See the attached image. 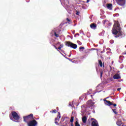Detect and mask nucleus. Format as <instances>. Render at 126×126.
<instances>
[{"mask_svg": "<svg viewBox=\"0 0 126 126\" xmlns=\"http://www.w3.org/2000/svg\"><path fill=\"white\" fill-rule=\"evenodd\" d=\"M112 33L113 35H115V38H123L124 37V33L122 31V28L119 22H117L113 25L112 30Z\"/></svg>", "mask_w": 126, "mask_h": 126, "instance_id": "1", "label": "nucleus"}, {"mask_svg": "<svg viewBox=\"0 0 126 126\" xmlns=\"http://www.w3.org/2000/svg\"><path fill=\"white\" fill-rule=\"evenodd\" d=\"M24 119V122L25 123H27L28 124L30 121H32V120H34V116L33 115V114H31L27 116H24L23 117Z\"/></svg>", "mask_w": 126, "mask_h": 126, "instance_id": "2", "label": "nucleus"}, {"mask_svg": "<svg viewBox=\"0 0 126 126\" xmlns=\"http://www.w3.org/2000/svg\"><path fill=\"white\" fill-rule=\"evenodd\" d=\"M61 30L57 29L52 31L51 34H54V36H56V38H59V37H60V34H61Z\"/></svg>", "mask_w": 126, "mask_h": 126, "instance_id": "3", "label": "nucleus"}, {"mask_svg": "<svg viewBox=\"0 0 126 126\" xmlns=\"http://www.w3.org/2000/svg\"><path fill=\"white\" fill-rule=\"evenodd\" d=\"M11 114L13 119H14V120H15V121H18V120L20 119V117H19V115H18V114H17L16 112L12 111L11 112Z\"/></svg>", "mask_w": 126, "mask_h": 126, "instance_id": "4", "label": "nucleus"}, {"mask_svg": "<svg viewBox=\"0 0 126 126\" xmlns=\"http://www.w3.org/2000/svg\"><path fill=\"white\" fill-rule=\"evenodd\" d=\"M27 124L28 126H36L38 125V122L33 118L32 120L30 121Z\"/></svg>", "mask_w": 126, "mask_h": 126, "instance_id": "5", "label": "nucleus"}, {"mask_svg": "<svg viewBox=\"0 0 126 126\" xmlns=\"http://www.w3.org/2000/svg\"><path fill=\"white\" fill-rule=\"evenodd\" d=\"M91 120H94L92 122V126H99V124H98V122L97 121V120H96L94 118H92Z\"/></svg>", "mask_w": 126, "mask_h": 126, "instance_id": "6", "label": "nucleus"}, {"mask_svg": "<svg viewBox=\"0 0 126 126\" xmlns=\"http://www.w3.org/2000/svg\"><path fill=\"white\" fill-rule=\"evenodd\" d=\"M119 2V5L123 6L126 4V0H117Z\"/></svg>", "mask_w": 126, "mask_h": 126, "instance_id": "7", "label": "nucleus"}, {"mask_svg": "<svg viewBox=\"0 0 126 126\" xmlns=\"http://www.w3.org/2000/svg\"><path fill=\"white\" fill-rule=\"evenodd\" d=\"M116 124L118 126H126V125H124V123L122 122V120H118V121L116 122Z\"/></svg>", "mask_w": 126, "mask_h": 126, "instance_id": "8", "label": "nucleus"}, {"mask_svg": "<svg viewBox=\"0 0 126 126\" xmlns=\"http://www.w3.org/2000/svg\"><path fill=\"white\" fill-rule=\"evenodd\" d=\"M105 104V105H107V106H112L113 105V102H110L109 100H107L106 99L104 100Z\"/></svg>", "mask_w": 126, "mask_h": 126, "instance_id": "9", "label": "nucleus"}, {"mask_svg": "<svg viewBox=\"0 0 126 126\" xmlns=\"http://www.w3.org/2000/svg\"><path fill=\"white\" fill-rule=\"evenodd\" d=\"M87 104H88L89 106H93V105H94V102H93V101H92V100L90 99L87 101Z\"/></svg>", "mask_w": 126, "mask_h": 126, "instance_id": "10", "label": "nucleus"}, {"mask_svg": "<svg viewBox=\"0 0 126 126\" xmlns=\"http://www.w3.org/2000/svg\"><path fill=\"white\" fill-rule=\"evenodd\" d=\"M106 7L108 9H110V10H112V8H113V4L111 3H107L106 4Z\"/></svg>", "mask_w": 126, "mask_h": 126, "instance_id": "11", "label": "nucleus"}, {"mask_svg": "<svg viewBox=\"0 0 126 126\" xmlns=\"http://www.w3.org/2000/svg\"><path fill=\"white\" fill-rule=\"evenodd\" d=\"M114 79H121V75L119 74H116L113 76Z\"/></svg>", "mask_w": 126, "mask_h": 126, "instance_id": "12", "label": "nucleus"}, {"mask_svg": "<svg viewBox=\"0 0 126 126\" xmlns=\"http://www.w3.org/2000/svg\"><path fill=\"white\" fill-rule=\"evenodd\" d=\"M90 27L92 29H96L97 28V25L95 23H93L90 25Z\"/></svg>", "mask_w": 126, "mask_h": 126, "instance_id": "13", "label": "nucleus"}, {"mask_svg": "<svg viewBox=\"0 0 126 126\" xmlns=\"http://www.w3.org/2000/svg\"><path fill=\"white\" fill-rule=\"evenodd\" d=\"M82 121L83 124H86V122H87V117H86V116H83L82 118Z\"/></svg>", "mask_w": 126, "mask_h": 126, "instance_id": "14", "label": "nucleus"}, {"mask_svg": "<svg viewBox=\"0 0 126 126\" xmlns=\"http://www.w3.org/2000/svg\"><path fill=\"white\" fill-rule=\"evenodd\" d=\"M98 63L100 67H102V66L104 67V66H105V65H104V63L103 64V63H102V61L101 60H98Z\"/></svg>", "mask_w": 126, "mask_h": 126, "instance_id": "15", "label": "nucleus"}, {"mask_svg": "<svg viewBox=\"0 0 126 126\" xmlns=\"http://www.w3.org/2000/svg\"><path fill=\"white\" fill-rule=\"evenodd\" d=\"M70 48H72L73 49H76V48H77V45L72 43L70 45Z\"/></svg>", "mask_w": 126, "mask_h": 126, "instance_id": "16", "label": "nucleus"}, {"mask_svg": "<svg viewBox=\"0 0 126 126\" xmlns=\"http://www.w3.org/2000/svg\"><path fill=\"white\" fill-rule=\"evenodd\" d=\"M72 43L69 42V41H68L66 43V45L67 46V47H70V46H71V44Z\"/></svg>", "mask_w": 126, "mask_h": 126, "instance_id": "17", "label": "nucleus"}, {"mask_svg": "<svg viewBox=\"0 0 126 126\" xmlns=\"http://www.w3.org/2000/svg\"><path fill=\"white\" fill-rule=\"evenodd\" d=\"M50 112L51 114H56V113H57V110L54 109V110H51L50 111Z\"/></svg>", "mask_w": 126, "mask_h": 126, "instance_id": "18", "label": "nucleus"}, {"mask_svg": "<svg viewBox=\"0 0 126 126\" xmlns=\"http://www.w3.org/2000/svg\"><path fill=\"white\" fill-rule=\"evenodd\" d=\"M112 111L115 115H118V112H117V109H112Z\"/></svg>", "mask_w": 126, "mask_h": 126, "instance_id": "19", "label": "nucleus"}, {"mask_svg": "<svg viewBox=\"0 0 126 126\" xmlns=\"http://www.w3.org/2000/svg\"><path fill=\"white\" fill-rule=\"evenodd\" d=\"M75 126H80V124L78 123V121H76L75 123Z\"/></svg>", "mask_w": 126, "mask_h": 126, "instance_id": "20", "label": "nucleus"}, {"mask_svg": "<svg viewBox=\"0 0 126 126\" xmlns=\"http://www.w3.org/2000/svg\"><path fill=\"white\" fill-rule=\"evenodd\" d=\"M73 121H74V117L73 116H72L71 117V119L70 120V123H73Z\"/></svg>", "mask_w": 126, "mask_h": 126, "instance_id": "21", "label": "nucleus"}, {"mask_svg": "<svg viewBox=\"0 0 126 126\" xmlns=\"http://www.w3.org/2000/svg\"><path fill=\"white\" fill-rule=\"evenodd\" d=\"M63 45L61 44V45H60V46L58 47V49H59V50H61V49H62V48H63Z\"/></svg>", "mask_w": 126, "mask_h": 126, "instance_id": "22", "label": "nucleus"}, {"mask_svg": "<svg viewBox=\"0 0 126 126\" xmlns=\"http://www.w3.org/2000/svg\"><path fill=\"white\" fill-rule=\"evenodd\" d=\"M57 118H58L59 119H61V113L58 112V115L57 116Z\"/></svg>", "mask_w": 126, "mask_h": 126, "instance_id": "23", "label": "nucleus"}, {"mask_svg": "<svg viewBox=\"0 0 126 126\" xmlns=\"http://www.w3.org/2000/svg\"><path fill=\"white\" fill-rule=\"evenodd\" d=\"M67 126V122H65V123H64L63 124V126Z\"/></svg>", "mask_w": 126, "mask_h": 126, "instance_id": "24", "label": "nucleus"}, {"mask_svg": "<svg viewBox=\"0 0 126 126\" xmlns=\"http://www.w3.org/2000/svg\"><path fill=\"white\" fill-rule=\"evenodd\" d=\"M103 71L100 72V78H102L103 77Z\"/></svg>", "mask_w": 126, "mask_h": 126, "instance_id": "25", "label": "nucleus"}, {"mask_svg": "<svg viewBox=\"0 0 126 126\" xmlns=\"http://www.w3.org/2000/svg\"><path fill=\"white\" fill-rule=\"evenodd\" d=\"M112 106H113V107H117V104L116 103L114 104L112 103Z\"/></svg>", "mask_w": 126, "mask_h": 126, "instance_id": "26", "label": "nucleus"}, {"mask_svg": "<svg viewBox=\"0 0 126 126\" xmlns=\"http://www.w3.org/2000/svg\"><path fill=\"white\" fill-rule=\"evenodd\" d=\"M96 94V93H94L93 94V95H91V97H92V99H93V96Z\"/></svg>", "mask_w": 126, "mask_h": 126, "instance_id": "27", "label": "nucleus"}, {"mask_svg": "<svg viewBox=\"0 0 126 126\" xmlns=\"http://www.w3.org/2000/svg\"><path fill=\"white\" fill-rule=\"evenodd\" d=\"M79 50H84V47H80L79 48Z\"/></svg>", "mask_w": 126, "mask_h": 126, "instance_id": "28", "label": "nucleus"}, {"mask_svg": "<svg viewBox=\"0 0 126 126\" xmlns=\"http://www.w3.org/2000/svg\"><path fill=\"white\" fill-rule=\"evenodd\" d=\"M59 119H59V118L57 117V118H55V121L57 122V121H60Z\"/></svg>", "mask_w": 126, "mask_h": 126, "instance_id": "29", "label": "nucleus"}, {"mask_svg": "<svg viewBox=\"0 0 126 126\" xmlns=\"http://www.w3.org/2000/svg\"><path fill=\"white\" fill-rule=\"evenodd\" d=\"M77 35L79 36V33H76V34L74 35V37H76Z\"/></svg>", "mask_w": 126, "mask_h": 126, "instance_id": "30", "label": "nucleus"}, {"mask_svg": "<svg viewBox=\"0 0 126 126\" xmlns=\"http://www.w3.org/2000/svg\"><path fill=\"white\" fill-rule=\"evenodd\" d=\"M76 15H79V12L76 11Z\"/></svg>", "mask_w": 126, "mask_h": 126, "instance_id": "31", "label": "nucleus"}, {"mask_svg": "<svg viewBox=\"0 0 126 126\" xmlns=\"http://www.w3.org/2000/svg\"><path fill=\"white\" fill-rule=\"evenodd\" d=\"M66 20L67 21H68V22H70V20H69V19L66 18Z\"/></svg>", "mask_w": 126, "mask_h": 126, "instance_id": "32", "label": "nucleus"}, {"mask_svg": "<svg viewBox=\"0 0 126 126\" xmlns=\"http://www.w3.org/2000/svg\"><path fill=\"white\" fill-rule=\"evenodd\" d=\"M55 123L56 125H59V123L57 121H55Z\"/></svg>", "mask_w": 126, "mask_h": 126, "instance_id": "33", "label": "nucleus"}, {"mask_svg": "<svg viewBox=\"0 0 126 126\" xmlns=\"http://www.w3.org/2000/svg\"><path fill=\"white\" fill-rule=\"evenodd\" d=\"M121 89H122V88H121L117 89V91H120L121 90Z\"/></svg>", "mask_w": 126, "mask_h": 126, "instance_id": "34", "label": "nucleus"}, {"mask_svg": "<svg viewBox=\"0 0 126 126\" xmlns=\"http://www.w3.org/2000/svg\"><path fill=\"white\" fill-rule=\"evenodd\" d=\"M89 92H88L87 94H86V95H89Z\"/></svg>", "mask_w": 126, "mask_h": 126, "instance_id": "35", "label": "nucleus"}, {"mask_svg": "<svg viewBox=\"0 0 126 126\" xmlns=\"http://www.w3.org/2000/svg\"><path fill=\"white\" fill-rule=\"evenodd\" d=\"M64 121V118H62V122H63Z\"/></svg>", "mask_w": 126, "mask_h": 126, "instance_id": "36", "label": "nucleus"}, {"mask_svg": "<svg viewBox=\"0 0 126 126\" xmlns=\"http://www.w3.org/2000/svg\"><path fill=\"white\" fill-rule=\"evenodd\" d=\"M90 0H87V3H88L89 2Z\"/></svg>", "mask_w": 126, "mask_h": 126, "instance_id": "37", "label": "nucleus"}, {"mask_svg": "<svg viewBox=\"0 0 126 126\" xmlns=\"http://www.w3.org/2000/svg\"><path fill=\"white\" fill-rule=\"evenodd\" d=\"M71 126H73V123H71Z\"/></svg>", "mask_w": 126, "mask_h": 126, "instance_id": "38", "label": "nucleus"}, {"mask_svg": "<svg viewBox=\"0 0 126 126\" xmlns=\"http://www.w3.org/2000/svg\"><path fill=\"white\" fill-rule=\"evenodd\" d=\"M10 120H12V117H11V116H10Z\"/></svg>", "mask_w": 126, "mask_h": 126, "instance_id": "39", "label": "nucleus"}, {"mask_svg": "<svg viewBox=\"0 0 126 126\" xmlns=\"http://www.w3.org/2000/svg\"><path fill=\"white\" fill-rule=\"evenodd\" d=\"M56 50H58V48L57 47H55Z\"/></svg>", "mask_w": 126, "mask_h": 126, "instance_id": "40", "label": "nucleus"}, {"mask_svg": "<svg viewBox=\"0 0 126 126\" xmlns=\"http://www.w3.org/2000/svg\"><path fill=\"white\" fill-rule=\"evenodd\" d=\"M77 42H78V43H81V42L80 41H78Z\"/></svg>", "mask_w": 126, "mask_h": 126, "instance_id": "41", "label": "nucleus"}, {"mask_svg": "<svg viewBox=\"0 0 126 126\" xmlns=\"http://www.w3.org/2000/svg\"><path fill=\"white\" fill-rule=\"evenodd\" d=\"M60 44H61V43H60V42H58V43H57V44H59V45H60Z\"/></svg>", "mask_w": 126, "mask_h": 126, "instance_id": "42", "label": "nucleus"}, {"mask_svg": "<svg viewBox=\"0 0 126 126\" xmlns=\"http://www.w3.org/2000/svg\"><path fill=\"white\" fill-rule=\"evenodd\" d=\"M15 122H16V123H19V121H15Z\"/></svg>", "mask_w": 126, "mask_h": 126, "instance_id": "43", "label": "nucleus"}, {"mask_svg": "<svg viewBox=\"0 0 126 126\" xmlns=\"http://www.w3.org/2000/svg\"><path fill=\"white\" fill-rule=\"evenodd\" d=\"M54 48H56V45H54Z\"/></svg>", "mask_w": 126, "mask_h": 126, "instance_id": "44", "label": "nucleus"}, {"mask_svg": "<svg viewBox=\"0 0 126 126\" xmlns=\"http://www.w3.org/2000/svg\"><path fill=\"white\" fill-rule=\"evenodd\" d=\"M124 55H126V52H125V53H124Z\"/></svg>", "mask_w": 126, "mask_h": 126, "instance_id": "45", "label": "nucleus"}, {"mask_svg": "<svg viewBox=\"0 0 126 126\" xmlns=\"http://www.w3.org/2000/svg\"><path fill=\"white\" fill-rule=\"evenodd\" d=\"M112 64H113V63H114V62H112Z\"/></svg>", "mask_w": 126, "mask_h": 126, "instance_id": "46", "label": "nucleus"}, {"mask_svg": "<svg viewBox=\"0 0 126 126\" xmlns=\"http://www.w3.org/2000/svg\"><path fill=\"white\" fill-rule=\"evenodd\" d=\"M79 45H81V43H79Z\"/></svg>", "mask_w": 126, "mask_h": 126, "instance_id": "47", "label": "nucleus"}]
</instances>
